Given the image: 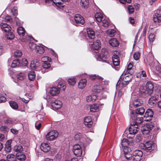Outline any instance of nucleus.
Wrapping results in <instances>:
<instances>
[{
    "mask_svg": "<svg viewBox=\"0 0 161 161\" xmlns=\"http://www.w3.org/2000/svg\"><path fill=\"white\" fill-rule=\"evenodd\" d=\"M129 72H125L124 74H123L121 75L120 78L117 83V87L119 86L120 87L127 88V85L133 78V74L134 72L131 71L130 73Z\"/></svg>",
    "mask_w": 161,
    "mask_h": 161,
    "instance_id": "nucleus-1",
    "label": "nucleus"
},
{
    "mask_svg": "<svg viewBox=\"0 0 161 161\" xmlns=\"http://www.w3.org/2000/svg\"><path fill=\"white\" fill-rule=\"evenodd\" d=\"M42 60L44 64L43 65V69H42V72L44 73L48 71V70L45 71L44 70L45 69H48L51 66V65L49 62H51V58L48 56H44L42 58Z\"/></svg>",
    "mask_w": 161,
    "mask_h": 161,
    "instance_id": "nucleus-2",
    "label": "nucleus"
},
{
    "mask_svg": "<svg viewBox=\"0 0 161 161\" xmlns=\"http://www.w3.org/2000/svg\"><path fill=\"white\" fill-rule=\"evenodd\" d=\"M58 131L55 130H52L47 133L46 136V138L47 140L50 141L55 140L58 136Z\"/></svg>",
    "mask_w": 161,
    "mask_h": 161,
    "instance_id": "nucleus-3",
    "label": "nucleus"
},
{
    "mask_svg": "<svg viewBox=\"0 0 161 161\" xmlns=\"http://www.w3.org/2000/svg\"><path fill=\"white\" fill-rule=\"evenodd\" d=\"M153 128V125L152 123H147L142 127L141 130L143 135H147L149 133Z\"/></svg>",
    "mask_w": 161,
    "mask_h": 161,
    "instance_id": "nucleus-4",
    "label": "nucleus"
},
{
    "mask_svg": "<svg viewBox=\"0 0 161 161\" xmlns=\"http://www.w3.org/2000/svg\"><path fill=\"white\" fill-rule=\"evenodd\" d=\"M73 151L75 155L77 157H80L82 154V149L80 145L75 144L73 147Z\"/></svg>",
    "mask_w": 161,
    "mask_h": 161,
    "instance_id": "nucleus-5",
    "label": "nucleus"
},
{
    "mask_svg": "<svg viewBox=\"0 0 161 161\" xmlns=\"http://www.w3.org/2000/svg\"><path fill=\"white\" fill-rule=\"evenodd\" d=\"M142 154V152L140 150H136L134 151L132 157L133 161H141Z\"/></svg>",
    "mask_w": 161,
    "mask_h": 161,
    "instance_id": "nucleus-6",
    "label": "nucleus"
},
{
    "mask_svg": "<svg viewBox=\"0 0 161 161\" xmlns=\"http://www.w3.org/2000/svg\"><path fill=\"white\" fill-rule=\"evenodd\" d=\"M139 129L138 125L131 124L129 128V134L134 135L137 133Z\"/></svg>",
    "mask_w": 161,
    "mask_h": 161,
    "instance_id": "nucleus-7",
    "label": "nucleus"
},
{
    "mask_svg": "<svg viewBox=\"0 0 161 161\" xmlns=\"http://www.w3.org/2000/svg\"><path fill=\"white\" fill-rule=\"evenodd\" d=\"M153 142L149 141L147 142L144 144V147L145 151L147 152H151L153 149L152 146Z\"/></svg>",
    "mask_w": 161,
    "mask_h": 161,
    "instance_id": "nucleus-8",
    "label": "nucleus"
},
{
    "mask_svg": "<svg viewBox=\"0 0 161 161\" xmlns=\"http://www.w3.org/2000/svg\"><path fill=\"white\" fill-rule=\"evenodd\" d=\"M143 103V101L141 99H136L134 101H131L130 103V106H133L135 107H137L141 106Z\"/></svg>",
    "mask_w": 161,
    "mask_h": 161,
    "instance_id": "nucleus-9",
    "label": "nucleus"
},
{
    "mask_svg": "<svg viewBox=\"0 0 161 161\" xmlns=\"http://www.w3.org/2000/svg\"><path fill=\"white\" fill-rule=\"evenodd\" d=\"M159 98L158 95L155 94L154 96H152L149 99L148 103L151 105H153L157 103L156 101L158 100Z\"/></svg>",
    "mask_w": 161,
    "mask_h": 161,
    "instance_id": "nucleus-10",
    "label": "nucleus"
},
{
    "mask_svg": "<svg viewBox=\"0 0 161 161\" xmlns=\"http://www.w3.org/2000/svg\"><path fill=\"white\" fill-rule=\"evenodd\" d=\"M84 120L85 125L88 127H91L93 124L91 117L90 116L86 117L84 118Z\"/></svg>",
    "mask_w": 161,
    "mask_h": 161,
    "instance_id": "nucleus-11",
    "label": "nucleus"
},
{
    "mask_svg": "<svg viewBox=\"0 0 161 161\" xmlns=\"http://www.w3.org/2000/svg\"><path fill=\"white\" fill-rule=\"evenodd\" d=\"M74 19L77 24L83 25L85 23L83 17L79 14L75 15V16Z\"/></svg>",
    "mask_w": 161,
    "mask_h": 161,
    "instance_id": "nucleus-12",
    "label": "nucleus"
},
{
    "mask_svg": "<svg viewBox=\"0 0 161 161\" xmlns=\"http://www.w3.org/2000/svg\"><path fill=\"white\" fill-rule=\"evenodd\" d=\"M153 20L156 23H158L161 20V8L159 11V13H156L153 15Z\"/></svg>",
    "mask_w": 161,
    "mask_h": 161,
    "instance_id": "nucleus-13",
    "label": "nucleus"
},
{
    "mask_svg": "<svg viewBox=\"0 0 161 161\" xmlns=\"http://www.w3.org/2000/svg\"><path fill=\"white\" fill-rule=\"evenodd\" d=\"M1 28L2 30L5 32H9L11 31V27L10 26L5 23H1L0 25Z\"/></svg>",
    "mask_w": 161,
    "mask_h": 161,
    "instance_id": "nucleus-14",
    "label": "nucleus"
},
{
    "mask_svg": "<svg viewBox=\"0 0 161 161\" xmlns=\"http://www.w3.org/2000/svg\"><path fill=\"white\" fill-rule=\"evenodd\" d=\"M40 148L44 152L48 151L50 149L49 144L47 142H43L41 144Z\"/></svg>",
    "mask_w": 161,
    "mask_h": 161,
    "instance_id": "nucleus-15",
    "label": "nucleus"
},
{
    "mask_svg": "<svg viewBox=\"0 0 161 161\" xmlns=\"http://www.w3.org/2000/svg\"><path fill=\"white\" fill-rule=\"evenodd\" d=\"M109 43L113 47H117L119 45V42L116 38H112L109 41Z\"/></svg>",
    "mask_w": 161,
    "mask_h": 161,
    "instance_id": "nucleus-16",
    "label": "nucleus"
},
{
    "mask_svg": "<svg viewBox=\"0 0 161 161\" xmlns=\"http://www.w3.org/2000/svg\"><path fill=\"white\" fill-rule=\"evenodd\" d=\"M146 87L148 94L150 95L153 92L154 88L153 84L151 82H148L147 84Z\"/></svg>",
    "mask_w": 161,
    "mask_h": 161,
    "instance_id": "nucleus-17",
    "label": "nucleus"
},
{
    "mask_svg": "<svg viewBox=\"0 0 161 161\" xmlns=\"http://www.w3.org/2000/svg\"><path fill=\"white\" fill-rule=\"evenodd\" d=\"M62 105V103L59 100H56L54 102L52 101V105L56 109L60 108Z\"/></svg>",
    "mask_w": 161,
    "mask_h": 161,
    "instance_id": "nucleus-18",
    "label": "nucleus"
},
{
    "mask_svg": "<svg viewBox=\"0 0 161 161\" xmlns=\"http://www.w3.org/2000/svg\"><path fill=\"white\" fill-rule=\"evenodd\" d=\"M87 80L85 79H82L80 80L78 84V87L80 89H84L86 86Z\"/></svg>",
    "mask_w": 161,
    "mask_h": 161,
    "instance_id": "nucleus-19",
    "label": "nucleus"
},
{
    "mask_svg": "<svg viewBox=\"0 0 161 161\" xmlns=\"http://www.w3.org/2000/svg\"><path fill=\"white\" fill-rule=\"evenodd\" d=\"M100 41L97 40L96 41L93 42V44L92 45V47L94 49L97 50L100 48Z\"/></svg>",
    "mask_w": 161,
    "mask_h": 161,
    "instance_id": "nucleus-20",
    "label": "nucleus"
},
{
    "mask_svg": "<svg viewBox=\"0 0 161 161\" xmlns=\"http://www.w3.org/2000/svg\"><path fill=\"white\" fill-rule=\"evenodd\" d=\"M87 32L88 37L91 39H93L95 37V33L93 29L88 28L87 30Z\"/></svg>",
    "mask_w": 161,
    "mask_h": 161,
    "instance_id": "nucleus-21",
    "label": "nucleus"
},
{
    "mask_svg": "<svg viewBox=\"0 0 161 161\" xmlns=\"http://www.w3.org/2000/svg\"><path fill=\"white\" fill-rule=\"evenodd\" d=\"M59 91L56 87H53L50 89V93L53 96H56L59 93Z\"/></svg>",
    "mask_w": 161,
    "mask_h": 161,
    "instance_id": "nucleus-22",
    "label": "nucleus"
},
{
    "mask_svg": "<svg viewBox=\"0 0 161 161\" xmlns=\"http://www.w3.org/2000/svg\"><path fill=\"white\" fill-rule=\"evenodd\" d=\"M16 158L20 161H24L26 159V156L24 154L20 153H17L16 154Z\"/></svg>",
    "mask_w": 161,
    "mask_h": 161,
    "instance_id": "nucleus-23",
    "label": "nucleus"
},
{
    "mask_svg": "<svg viewBox=\"0 0 161 161\" xmlns=\"http://www.w3.org/2000/svg\"><path fill=\"white\" fill-rule=\"evenodd\" d=\"M97 98L96 95H92L88 96L86 98V100L88 102H93L96 100Z\"/></svg>",
    "mask_w": 161,
    "mask_h": 161,
    "instance_id": "nucleus-24",
    "label": "nucleus"
},
{
    "mask_svg": "<svg viewBox=\"0 0 161 161\" xmlns=\"http://www.w3.org/2000/svg\"><path fill=\"white\" fill-rule=\"evenodd\" d=\"M11 141H8L7 142L5 147L4 148V150L5 151L7 152H9L11 150Z\"/></svg>",
    "mask_w": 161,
    "mask_h": 161,
    "instance_id": "nucleus-25",
    "label": "nucleus"
},
{
    "mask_svg": "<svg viewBox=\"0 0 161 161\" xmlns=\"http://www.w3.org/2000/svg\"><path fill=\"white\" fill-rule=\"evenodd\" d=\"M6 158L7 161H15L16 160V156L13 154L8 155Z\"/></svg>",
    "mask_w": 161,
    "mask_h": 161,
    "instance_id": "nucleus-26",
    "label": "nucleus"
},
{
    "mask_svg": "<svg viewBox=\"0 0 161 161\" xmlns=\"http://www.w3.org/2000/svg\"><path fill=\"white\" fill-rule=\"evenodd\" d=\"M99 109V106L97 104H94L90 107V111L91 112H95Z\"/></svg>",
    "mask_w": 161,
    "mask_h": 161,
    "instance_id": "nucleus-27",
    "label": "nucleus"
},
{
    "mask_svg": "<svg viewBox=\"0 0 161 161\" xmlns=\"http://www.w3.org/2000/svg\"><path fill=\"white\" fill-rule=\"evenodd\" d=\"M96 20L98 22H100L103 19V15L100 13H96L95 15Z\"/></svg>",
    "mask_w": 161,
    "mask_h": 161,
    "instance_id": "nucleus-28",
    "label": "nucleus"
},
{
    "mask_svg": "<svg viewBox=\"0 0 161 161\" xmlns=\"http://www.w3.org/2000/svg\"><path fill=\"white\" fill-rule=\"evenodd\" d=\"M153 115V112L151 109H148L145 114V116L146 117H152Z\"/></svg>",
    "mask_w": 161,
    "mask_h": 161,
    "instance_id": "nucleus-29",
    "label": "nucleus"
},
{
    "mask_svg": "<svg viewBox=\"0 0 161 161\" xmlns=\"http://www.w3.org/2000/svg\"><path fill=\"white\" fill-rule=\"evenodd\" d=\"M6 37L9 40H12L14 38V35L11 31L6 32Z\"/></svg>",
    "mask_w": 161,
    "mask_h": 161,
    "instance_id": "nucleus-30",
    "label": "nucleus"
},
{
    "mask_svg": "<svg viewBox=\"0 0 161 161\" xmlns=\"http://www.w3.org/2000/svg\"><path fill=\"white\" fill-rule=\"evenodd\" d=\"M28 77L29 80H33L35 77V74L34 71H31L28 73Z\"/></svg>",
    "mask_w": 161,
    "mask_h": 161,
    "instance_id": "nucleus-31",
    "label": "nucleus"
},
{
    "mask_svg": "<svg viewBox=\"0 0 161 161\" xmlns=\"http://www.w3.org/2000/svg\"><path fill=\"white\" fill-rule=\"evenodd\" d=\"M38 65V63L37 60H33L31 61L30 66L33 69H35Z\"/></svg>",
    "mask_w": 161,
    "mask_h": 161,
    "instance_id": "nucleus-32",
    "label": "nucleus"
},
{
    "mask_svg": "<svg viewBox=\"0 0 161 161\" xmlns=\"http://www.w3.org/2000/svg\"><path fill=\"white\" fill-rule=\"evenodd\" d=\"M145 112V109L144 107H141L138 108L136 110V113L141 115H142Z\"/></svg>",
    "mask_w": 161,
    "mask_h": 161,
    "instance_id": "nucleus-33",
    "label": "nucleus"
},
{
    "mask_svg": "<svg viewBox=\"0 0 161 161\" xmlns=\"http://www.w3.org/2000/svg\"><path fill=\"white\" fill-rule=\"evenodd\" d=\"M17 32L19 35L21 36H23L25 35V30L22 27H19L17 29Z\"/></svg>",
    "mask_w": 161,
    "mask_h": 161,
    "instance_id": "nucleus-34",
    "label": "nucleus"
},
{
    "mask_svg": "<svg viewBox=\"0 0 161 161\" xmlns=\"http://www.w3.org/2000/svg\"><path fill=\"white\" fill-rule=\"evenodd\" d=\"M36 50V52L40 54L43 53L45 51L43 47L38 46H37Z\"/></svg>",
    "mask_w": 161,
    "mask_h": 161,
    "instance_id": "nucleus-35",
    "label": "nucleus"
},
{
    "mask_svg": "<svg viewBox=\"0 0 161 161\" xmlns=\"http://www.w3.org/2000/svg\"><path fill=\"white\" fill-rule=\"evenodd\" d=\"M123 149L124 153L125 155H129L130 156H131V155L130 153H130L131 150V148L130 147H123Z\"/></svg>",
    "mask_w": 161,
    "mask_h": 161,
    "instance_id": "nucleus-36",
    "label": "nucleus"
},
{
    "mask_svg": "<svg viewBox=\"0 0 161 161\" xmlns=\"http://www.w3.org/2000/svg\"><path fill=\"white\" fill-rule=\"evenodd\" d=\"M53 2L56 6L58 7H62L63 6L61 0H52Z\"/></svg>",
    "mask_w": 161,
    "mask_h": 161,
    "instance_id": "nucleus-37",
    "label": "nucleus"
},
{
    "mask_svg": "<svg viewBox=\"0 0 161 161\" xmlns=\"http://www.w3.org/2000/svg\"><path fill=\"white\" fill-rule=\"evenodd\" d=\"M80 4L81 6L84 8H87L89 5L88 0H81Z\"/></svg>",
    "mask_w": 161,
    "mask_h": 161,
    "instance_id": "nucleus-38",
    "label": "nucleus"
},
{
    "mask_svg": "<svg viewBox=\"0 0 161 161\" xmlns=\"http://www.w3.org/2000/svg\"><path fill=\"white\" fill-rule=\"evenodd\" d=\"M108 54V52L107 49L103 48L101 50V53L100 55L101 58H103L106 55Z\"/></svg>",
    "mask_w": 161,
    "mask_h": 161,
    "instance_id": "nucleus-39",
    "label": "nucleus"
},
{
    "mask_svg": "<svg viewBox=\"0 0 161 161\" xmlns=\"http://www.w3.org/2000/svg\"><path fill=\"white\" fill-rule=\"evenodd\" d=\"M9 104L10 106L14 109H17L18 108V105L17 103L14 102L13 101H10L9 102Z\"/></svg>",
    "mask_w": 161,
    "mask_h": 161,
    "instance_id": "nucleus-40",
    "label": "nucleus"
},
{
    "mask_svg": "<svg viewBox=\"0 0 161 161\" xmlns=\"http://www.w3.org/2000/svg\"><path fill=\"white\" fill-rule=\"evenodd\" d=\"M99 79L98 80L99 82L103 85H106L108 83V81L104 79L103 78L99 76Z\"/></svg>",
    "mask_w": 161,
    "mask_h": 161,
    "instance_id": "nucleus-41",
    "label": "nucleus"
},
{
    "mask_svg": "<svg viewBox=\"0 0 161 161\" xmlns=\"http://www.w3.org/2000/svg\"><path fill=\"white\" fill-rule=\"evenodd\" d=\"M58 88L61 90H64L66 88V86L65 84L63 82H59L58 84Z\"/></svg>",
    "mask_w": 161,
    "mask_h": 161,
    "instance_id": "nucleus-42",
    "label": "nucleus"
},
{
    "mask_svg": "<svg viewBox=\"0 0 161 161\" xmlns=\"http://www.w3.org/2000/svg\"><path fill=\"white\" fill-rule=\"evenodd\" d=\"M23 150L22 146L20 145L15 146L14 147V150L16 152H22Z\"/></svg>",
    "mask_w": 161,
    "mask_h": 161,
    "instance_id": "nucleus-43",
    "label": "nucleus"
},
{
    "mask_svg": "<svg viewBox=\"0 0 161 161\" xmlns=\"http://www.w3.org/2000/svg\"><path fill=\"white\" fill-rule=\"evenodd\" d=\"M116 88H120V89H119V90L118 94V96L119 97H120L122 95L124 92H125L126 89L124 88L120 87L119 86H118V87H116Z\"/></svg>",
    "mask_w": 161,
    "mask_h": 161,
    "instance_id": "nucleus-44",
    "label": "nucleus"
},
{
    "mask_svg": "<svg viewBox=\"0 0 161 161\" xmlns=\"http://www.w3.org/2000/svg\"><path fill=\"white\" fill-rule=\"evenodd\" d=\"M139 90L142 94H148L146 87L143 86H141L139 88Z\"/></svg>",
    "mask_w": 161,
    "mask_h": 161,
    "instance_id": "nucleus-45",
    "label": "nucleus"
},
{
    "mask_svg": "<svg viewBox=\"0 0 161 161\" xmlns=\"http://www.w3.org/2000/svg\"><path fill=\"white\" fill-rule=\"evenodd\" d=\"M20 64V62L18 59L14 60L12 64L11 67L13 68H15L19 65Z\"/></svg>",
    "mask_w": 161,
    "mask_h": 161,
    "instance_id": "nucleus-46",
    "label": "nucleus"
},
{
    "mask_svg": "<svg viewBox=\"0 0 161 161\" xmlns=\"http://www.w3.org/2000/svg\"><path fill=\"white\" fill-rule=\"evenodd\" d=\"M76 82L75 78H73L69 79L68 80V83L71 85H74Z\"/></svg>",
    "mask_w": 161,
    "mask_h": 161,
    "instance_id": "nucleus-47",
    "label": "nucleus"
},
{
    "mask_svg": "<svg viewBox=\"0 0 161 161\" xmlns=\"http://www.w3.org/2000/svg\"><path fill=\"white\" fill-rule=\"evenodd\" d=\"M121 144L123 147H127L128 145V141L126 139H124L122 140Z\"/></svg>",
    "mask_w": 161,
    "mask_h": 161,
    "instance_id": "nucleus-48",
    "label": "nucleus"
},
{
    "mask_svg": "<svg viewBox=\"0 0 161 161\" xmlns=\"http://www.w3.org/2000/svg\"><path fill=\"white\" fill-rule=\"evenodd\" d=\"M22 55V52L19 50H16L14 53V56L16 57H19Z\"/></svg>",
    "mask_w": 161,
    "mask_h": 161,
    "instance_id": "nucleus-49",
    "label": "nucleus"
},
{
    "mask_svg": "<svg viewBox=\"0 0 161 161\" xmlns=\"http://www.w3.org/2000/svg\"><path fill=\"white\" fill-rule=\"evenodd\" d=\"M17 78L20 80H22L25 78V74L24 73L20 72L17 75Z\"/></svg>",
    "mask_w": 161,
    "mask_h": 161,
    "instance_id": "nucleus-50",
    "label": "nucleus"
},
{
    "mask_svg": "<svg viewBox=\"0 0 161 161\" xmlns=\"http://www.w3.org/2000/svg\"><path fill=\"white\" fill-rule=\"evenodd\" d=\"M107 33L112 37L114 35L115 31L113 29H109L107 31Z\"/></svg>",
    "mask_w": 161,
    "mask_h": 161,
    "instance_id": "nucleus-51",
    "label": "nucleus"
},
{
    "mask_svg": "<svg viewBox=\"0 0 161 161\" xmlns=\"http://www.w3.org/2000/svg\"><path fill=\"white\" fill-rule=\"evenodd\" d=\"M132 67H133L132 64L131 63L129 64H128V67H127V70L126 72H127V71L129 72L128 73H130V72L131 71L133 72V71L132 69H131L132 68Z\"/></svg>",
    "mask_w": 161,
    "mask_h": 161,
    "instance_id": "nucleus-52",
    "label": "nucleus"
},
{
    "mask_svg": "<svg viewBox=\"0 0 161 161\" xmlns=\"http://www.w3.org/2000/svg\"><path fill=\"white\" fill-rule=\"evenodd\" d=\"M135 121V124H140L143 121V118L142 117L136 118Z\"/></svg>",
    "mask_w": 161,
    "mask_h": 161,
    "instance_id": "nucleus-53",
    "label": "nucleus"
},
{
    "mask_svg": "<svg viewBox=\"0 0 161 161\" xmlns=\"http://www.w3.org/2000/svg\"><path fill=\"white\" fill-rule=\"evenodd\" d=\"M140 53L139 52L135 53L133 55V57L136 60H138L140 57Z\"/></svg>",
    "mask_w": 161,
    "mask_h": 161,
    "instance_id": "nucleus-54",
    "label": "nucleus"
},
{
    "mask_svg": "<svg viewBox=\"0 0 161 161\" xmlns=\"http://www.w3.org/2000/svg\"><path fill=\"white\" fill-rule=\"evenodd\" d=\"M154 35L153 33H151L149 36V39L150 42H153L154 40Z\"/></svg>",
    "mask_w": 161,
    "mask_h": 161,
    "instance_id": "nucleus-55",
    "label": "nucleus"
},
{
    "mask_svg": "<svg viewBox=\"0 0 161 161\" xmlns=\"http://www.w3.org/2000/svg\"><path fill=\"white\" fill-rule=\"evenodd\" d=\"M29 46L30 48L32 49H36L37 46L36 44L33 43H30L29 44Z\"/></svg>",
    "mask_w": 161,
    "mask_h": 161,
    "instance_id": "nucleus-56",
    "label": "nucleus"
},
{
    "mask_svg": "<svg viewBox=\"0 0 161 161\" xmlns=\"http://www.w3.org/2000/svg\"><path fill=\"white\" fill-rule=\"evenodd\" d=\"M128 9L130 13H133L134 12V9L132 6L129 5Z\"/></svg>",
    "mask_w": 161,
    "mask_h": 161,
    "instance_id": "nucleus-57",
    "label": "nucleus"
},
{
    "mask_svg": "<svg viewBox=\"0 0 161 161\" xmlns=\"http://www.w3.org/2000/svg\"><path fill=\"white\" fill-rule=\"evenodd\" d=\"M94 89L96 90L97 92L98 91H100L103 89L102 86L100 85H97L94 86Z\"/></svg>",
    "mask_w": 161,
    "mask_h": 161,
    "instance_id": "nucleus-58",
    "label": "nucleus"
},
{
    "mask_svg": "<svg viewBox=\"0 0 161 161\" xmlns=\"http://www.w3.org/2000/svg\"><path fill=\"white\" fill-rule=\"evenodd\" d=\"M5 123L8 124H12L13 123V120L11 118H8L4 121Z\"/></svg>",
    "mask_w": 161,
    "mask_h": 161,
    "instance_id": "nucleus-59",
    "label": "nucleus"
},
{
    "mask_svg": "<svg viewBox=\"0 0 161 161\" xmlns=\"http://www.w3.org/2000/svg\"><path fill=\"white\" fill-rule=\"evenodd\" d=\"M35 127L36 129L39 130L41 127V124L38 122H36L35 124Z\"/></svg>",
    "mask_w": 161,
    "mask_h": 161,
    "instance_id": "nucleus-60",
    "label": "nucleus"
},
{
    "mask_svg": "<svg viewBox=\"0 0 161 161\" xmlns=\"http://www.w3.org/2000/svg\"><path fill=\"white\" fill-rule=\"evenodd\" d=\"M137 114L134 113L133 112H132L130 114V117L131 119L134 120H135L137 118Z\"/></svg>",
    "mask_w": 161,
    "mask_h": 161,
    "instance_id": "nucleus-61",
    "label": "nucleus"
},
{
    "mask_svg": "<svg viewBox=\"0 0 161 161\" xmlns=\"http://www.w3.org/2000/svg\"><path fill=\"white\" fill-rule=\"evenodd\" d=\"M5 20L6 22H12V19L11 18L10 16H6L5 18Z\"/></svg>",
    "mask_w": 161,
    "mask_h": 161,
    "instance_id": "nucleus-62",
    "label": "nucleus"
},
{
    "mask_svg": "<svg viewBox=\"0 0 161 161\" xmlns=\"http://www.w3.org/2000/svg\"><path fill=\"white\" fill-rule=\"evenodd\" d=\"M22 62L23 65L25 66H27L28 63L27 60L25 58H23L22 59Z\"/></svg>",
    "mask_w": 161,
    "mask_h": 161,
    "instance_id": "nucleus-63",
    "label": "nucleus"
},
{
    "mask_svg": "<svg viewBox=\"0 0 161 161\" xmlns=\"http://www.w3.org/2000/svg\"><path fill=\"white\" fill-rule=\"evenodd\" d=\"M113 61L119 62L118 56L114 55L112 57Z\"/></svg>",
    "mask_w": 161,
    "mask_h": 161,
    "instance_id": "nucleus-64",
    "label": "nucleus"
}]
</instances>
